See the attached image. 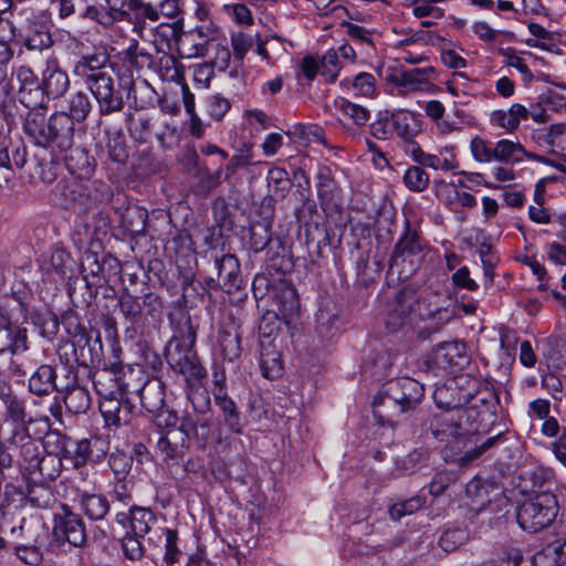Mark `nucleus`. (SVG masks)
I'll use <instances>...</instances> for the list:
<instances>
[{
  "label": "nucleus",
  "mask_w": 566,
  "mask_h": 566,
  "mask_svg": "<svg viewBox=\"0 0 566 566\" xmlns=\"http://www.w3.org/2000/svg\"><path fill=\"white\" fill-rule=\"evenodd\" d=\"M105 134L107 136L106 149L108 158L116 164H126L128 159V149L126 145L125 135L120 130H105Z\"/></svg>",
  "instance_id": "a19ab883"
},
{
  "label": "nucleus",
  "mask_w": 566,
  "mask_h": 566,
  "mask_svg": "<svg viewBox=\"0 0 566 566\" xmlns=\"http://www.w3.org/2000/svg\"><path fill=\"white\" fill-rule=\"evenodd\" d=\"M124 55L125 62L137 70L149 66L153 60L151 54L139 49L136 40L132 41L130 45L125 50Z\"/></svg>",
  "instance_id": "5fc2aeb1"
},
{
  "label": "nucleus",
  "mask_w": 566,
  "mask_h": 566,
  "mask_svg": "<svg viewBox=\"0 0 566 566\" xmlns=\"http://www.w3.org/2000/svg\"><path fill=\"white\" fill-rule=\"evenodd\" d=\"M544 344L546 346L544 356L548 366L564 369L566 366V342L559 337H548Z\"/></svg>",
  "instance_id": "49530a36"
},
{
  "label": "nucleus",
  "mask_w": 566,
  "mask_h": 566,
  "mask_svg": "<svg viewBox=\"0 0 566 566\" xmlns=\"http://www.w3.org/2000/svg\"><path fill=\"white\" fill-rule=\"evenodd\" d=\"M149 412H159L165 407V391H132Z\"/></svg>",
  "instance_id": "13d9d810"
},
{
  "label": "nucleus",
  "mask_w": 566,
  "mask_h": 566,
  "mask_svg": "<svg viewBox=\"0 0 566 566\" xmlns=\"http://www.w3.org/2000/svg\"><path fill=\"white\" fill-rule=\"evenodd\" d=\"M335 108L339 111L346 119H350L357 126H364L370 118V112L366 107L344 97L335 101Z\"/></svg>",
  "instance_id": "c03bdc74"
},
{
  "label": "nucleus",
  "mask_w": 566,
  "mask_h": 566,
  "mask_svg": "<svg viewBox=\"0 0 566 566\" xmlns=\"http://www.w3.org/2000/svg\"><path fill=\"white\" fill-rule=\"evenodd\" d=\"M11 443L20 447L21 470L27 480L35 465H38L36 462L44 454V450L30 437L25 427H19L13 430Z\"/></svg>",
  "instance_id": "f8f14e48"
},
{
  "label": "nucleus",
  "mask_w": 566,
  "mask_h": 566,
  "mask_svg": "<svg viewBox=\"0 0 566 566\" xmlns=\"http://www.w3.org/2000/svg\"><path fill=\"white\" fill-rule=\"evenodd\" d=\"M99 396L98 407L107 424L118 426L120 423L122 408H128L123 403L126 391H95Z\"/></svg>",
  "instance_id": "393cba45"
},
{
  "label": "nucleus",
  "mask_w": 566,
  "mask_h": 566,
  "mask_svg": "<svg viewBox=\"0 0 566 566\" xmlns=\"http://www.w3.org/2000/svg\"><path fill=\"white\" fill-rule=\"evenodd\" d=\"M189 433L186 426L167 429L157 441V449L166 462L179 463L188 449Z\"/></svg>",
  "instance_id": "9d476101"
},
{
  "label": "nucleus",
  "mask_w": 566,
  "mask_h": 566,
  "mask_svg": "<svg viewBox=\"0 0 566 566\" xmlns=\"http://www.w3.org/2000/svg\"><path fill=\"white\" fill-rule=\"evenodd\" d=\"M0 398L6 405V420H10L15 423V428L25 427V406L22 400H19L12 391H0Z\"/></svg>",
  "instance_id": "37998d69"
},
{
  "label": "nucleus",
  "mask_w": 566,
  "mask_h": 566,
  "mask_svg": "<svg viewBox=\"0 0 566 566\" xmlns=\"http://www.w3.org/2000/svg\"><path fill=\"white\" fill-rule=\"evenodd\" d=\"M268 185L273 189L274 195L284 197L290 190L291 181L287 171L280 167L269 169L266 176Z\"/></svg>",
  "instance_id": "864d4df0"
},
{
  "label": "nucleus",
  "mask_w": 566,
  "mask_h": 566,
  "mask_svg": "<svg viewBox=\"0 0 566 566\" xmlns=\"http://www.w3.org/2000/svg\"><path fill=\"white\" fill-rule=\"evenodd\" d=\"M473 158L480 163H491L494 160V148L485 139L475 136L470 144Z\"/></svg>",
  "instance_id": "69168bd1"
},
{
  "label": "nucleus",
  "mask_w": 566,
  "mask_h": 566,
  "mask_svg": "<svg viewBox=\"0 0 566 566\" xmlns=\"http://www.w3.org/2000/svg\"><path fill=\"white\" fill-rule=\"evenodd\" d=\"M165 535V554L163 557L166 566H172L179 562L182 552L179 548V537L178 533L171 528L164 530Z\"/></svg>",
  "instance_id": "603ef678"
},
{
  "label": "nucleus",
  "mask_w": 566,
  "mask_h": 566,
  "mask_svg": "<svg viewBox=\"0 0 566 566\" xmlns=\"http://www.w3.org/2000/svg\"><path fill=\"white\" fill-rule=\"evenodd\" d=\"M558 504L551 492H541L523 502L516 513L518 525L528 533L547 528L556 518Z\"/></svg>",
  "instance_id": "20e7f679"
},
{
  "label": "nucleus",
  "mask_w": 566,
  "mask_h": 566,
  "mask_svg": "<svg viewBox=\"0 0 566 566\" xmlns=\"http://www.w3.org/2000/svg\"><path fill=\"white\" fill-rule=\"evenodd\" d=\"M41 85L48 98L56 99L67 92L70 78L65 71L59 67L56 62L48 63L42 72Z\"/></svg>",
  "instance_id": "a211bd4d"
},
{
  "label": "nucleus",
  "mask_w": 566,
  "mask_h": 566,
  "mask_svg": "<svg viewBox=\"0 0 566 566\" xmlns=\"http://www.w3.org/2000/svg\"><path fill=\"white\" fill-rule=\"evenodd\" d=\"M241 339L240 327L233 319L220 324L217 344L224 360L235 361L240 359L243 352Z\"/></svg>",
  "instance_id": "4468645a"
},
{
  "label": "nucleus",
  "mask_w": 566,
  "mask_h": 566,
  "mask_svg": "<svg viewBox=\"0 0 566 566\" xmlns=\"http://www.w3.org/2000/svg\"><path fill=\"white\" fill-rule=\"evenodd\" d=\"M118 307L125 319L130 324V326L125 329V335L133 338L136 333L135 326L142 323L143 319V305L140 300L128 292H124L118 300Z\"/></svg>",
  "instance_id": "c756f323"
},
{
  "label": "nucleus",
  "mask_w": 566,
  "mask_h": 566,
  "mask_svg": "<svg viewBox=\"0 0 566 566\" xmlns=\"http://www.w3.org/2000/svg\"><path fill=\"white\" fill-rule=\"evenodd\" d=\"M193 164L198 168L197 191L200 195L207 196L220 186L222 168L219 167L214 172H211L207 167H201L198 163L197 154L193 155Z\"/></svg>",
  "instance_id": "58836bf2"
},
{
  "label": "nucleus",
  "mask_w": 566,
  "mask_h": 566,
  "mask_svg": "<svg viewBox=\"0 0 566 566\" xmlns=\"http://www.w3.org/2000/svg\"><path fill=\"white\" fill-rule=\"evenodd\" d=\"M148 213L138 206H129L120 213V226L130 235L144 234L146 230Z\"/></svg>",
  "instance_id": "2f4dec72"
},
{
  "label": "nucleus",
  "mask_w": 566,
  "mask_h": 566,
  "mask_svg": "<svg viewBox=\"0 0 566 566\" xmlns=\"http://www.w3.org/2000/svg\"><path fill=\"white\" fill-rule=\"evenodd\" d=\"M526 156L534 159V154H527L520 143H514L509 139H501L494 147V160L509 164L516 163Z\"/></svg>",
  "instance_id": "f704fd0d"
},
{
  "label": "nucleus",
  "mask_w": 566,
  "mask_h": 566,
  "mask_svg": "<svg viewBox=\"0 0 566 566\" xmlns=\"http://www.w3.org/2000/svg\"><path fill=\"white\" fill-rule=\"evenodd\" d=\"M133 459L123 452L112 453L108 459V464L117 480H124L130 471Z\"/></svg>",
  "instance_id": "338daca9"
},
{
  "label": "nucleus",
  "mask_w": 566,
  "mask_h": 566,
  "mask_svg": "<svg viewBox=\"0 0 566 566\" xmlns=\"http://www.w3.org/2000/svg\"><path fill=\"white\" fill-rule=\"evenodd\" d=\"M260 368L262 376L266 379L273 380L281 377L283 366L281 361V354L274 339L260 340Z\"/></svg>",
  "instance_id": "4be33fe9"
},
{
  "label": "nucleus",
  "mask_w": 566,
  "mask_h": 566,
  "mask_svg": "<svg viewBox=\"0 0 566 566\" xmlns=\"http://www.w3.org/2000/svg\"><path fill=\"white\" fill-rule=\"evenodd\" d=\"M28 349L27 328L19 326L3 325L0 327V354L10 353L18 355Z\"/></svg>",
  "instance_id": "b1692460"
},
{
  "label": "nucleus",
  "mask_w": 566,
  "mask_h": 566,
  "mask_svg": "<svg viewBox=\"0 0 566 566\" xmlns=\"http://www.w3.org/2000/svg\"><path fill=\"white\" fill-rule=\"evenodd\" d=\"M71 438L62 434L59 430H51L44 437V441L42 443V448L45 453L52 454L54 453L62 460L70 455Z\"/></svg>",
  "instance_id": "a18cd8bd"
},
{
  "label": "nucleus",
  "mask_w": 566,
  "mask_h": 566,
  "mask_svg": "<svg viewBox=\"0 0 566 566\" xmlns=\"http://www.w3.org/2000/svg\"><path fill=\"white\" fill-rule=\"evenodd\" d=\"M405 186L415 192H421L429 186L430 177L420 166L409 167L403 175Z\"/></svg>",
  "instance_id": "09e8293b"
},
{
  "label": "nucleus",
  "mask_w": 566,
  "mask_h": 566,
  "mask_svg": "<svg viewBox=\"0 0 566 566\" xmlns=\"http://www.w3.org/2000/svg\"><path fill=\"white\" fill-rule=\"evenodd\" d=\"M53 389H81L77 384V375L69 359L57 370V377L53 380Z\"/></svg>",
  "instance_id": "bf43d9fd"
},
{
  "label": "nucleus",
  "mask_w": 566,
  "mask_h": 566,
  "mask_svg": "<svg viewBox=\"0 0 566 566\" xmlns=\"http://www.w3.org/2000/svg\"><path fill=\"white\" fill-rule=\"evenodd\" d=\"M111 371L114 376V381L117 389H165L167 384L159 375V370L153 367L151 373H148L142 365L123 366L120 364H113Z\"/></svg>",
  "instance_id": "0eeeda50"
},
{
  "label": "nucleus",
  "mask_w": 566,
  "mask_h": 566,
  "mask_svg": "<svg viewBox=\"0 0 566 566\" xmlns=\"http://www.w3.org/2000/svg\"><path fill=\"white\" fill-rule=\"evenodd\" d=\"M166 251L176 256L187 258L195 252L193 241L189 232L185 229H176L170 232L165 245Z\"/></svg>",
  "instance_id": "e433bc0d"
},
{
  "label": "nucleus",
  "mask_w": 566,
  "mask_h": 566,
  "mask_svg": "<svg viewBox=\"0 0 566 566\" xmlns=\"http://www.w3.org/2000/svg\"><path fill=\"white\" fill-rule=\"evenodd\" d=\"M468 532L463 528L447 530L439 538V545L444 552H452L468 541Z\"/></svg>",
  "instance_id": "052dcab7"
},
{
  "label": "nucleus",
  "mask_w": 566,
  "mask_h": 566,
  "mask_svg": "<svg viewBox=\"0 0 566 566\" xmlns=\"http://www.w3.org/2000/svg\"><path fill=\"white\" fill-rule=\"evenodd\" d=\"M437 71L433 66L416 67L391 75L389 81L398 87H403L408 91H419L430 80H434Z\"/></svg>",
  "instance_id": "412c9836"
},
{
  "label": "nucleus",
  "mask_w": 566,
  "mask_h": 566,
  "mask_svg": "<svg viewBox=\"0 0 566 566\" xmlns=\"http://www.w3.org/2000/svg\"><path fill=\"white\" fill-rule=\"evenodd\" d=\"M395 134L409 144L421 132V123L415 113L406 109L394 111L391 119Z\"/></svg>",
  "instance_id": "a878e982"
},
{
  "label": "nucleus",
  "mask_w": 566,
  "mask_h": 566,
  "mask_svg": "<svg viewBox=\"0 0 566 566\" xmlns=\"http://www.w3.org/2000/svg\"><path fill=\"white\" fill-rule=\"evenodd\" d=\"M52 115L46 118V111L28 112L24 117L25 134L40 147L45 148L51 135Z\"/></svg>",
  "instance_id": "f3484780"
},
{
  "label": "nucleus",
  "mask_w": 566,
  "mask_h": 566,
  "mask_svg": "<svg viewBox=\"0 0 566 566\" xmlns=\"http://www.w3.org/2000/svg\"><path fill=\"white\" fill-rule=\"evenodd\" d=\"M394 112L384 111L379 112L378 117L370 125L371 135L380 140H386L395 135V129L391 124Z\"/></svg>",
  "instance_id": "3c124183"
},
{
  "label": "nucleus",
  "mask_w": 566,
  "mask_h": 566,
  "mask_svg": "<svg viewBox=\"0 0 566 566\" xmlns=\"http://www.w3.org/2000/svg\"><path fill=\"white\" fill-rule=\"evenodd\" d=\"M321 74L326 76L328 81L334 82L339 70L338 53L335 50H328L319 61Z\"/></svg>",
  "instance_id": "774afa93"
},
{
  "label": "nucleus",
  "mask_w": 566,
  "mask_h": 566,
  "mask_svg": "<svg viewBox=\"0 0 566 566\" xmlns=\"http://www.w3.org/2000/svg\"><path fill=\"white\" fill-rule=\"evenodd\" d=\"M80 507L90 520L101 521L109 511V502L102 494L85 492L80 495Z\"/></svg>",
  "instance_id": "72a5a7b5"
},
{
  "label": "nucleus",
  "mask_w": 566,
  "mask_h": 566,
  "mask_svg": "<svg viewBox=\"0 0 566 566\" xmlns=\"http://www.w3.org/2000/svg\"><path fill=\"white\" fill-rule=\"evenodd\" d=\"M424 502L426 500L423 497L417 495L408 500L395 503L389 510L390 517L395 521H398L405 515L412 514L420 510Z\"/></svg>",
  "instance_id": "4d7b16f0"
},
{
  "label": "nucleus",
  "mask_w": 566,
  "mask_h": 566,
  "mask_svg": "<svg viewBox=\"0 0 566 566\" xmlns=\"http://www.w3.org/2000/svg\"><path fill=\"white\" fill-rule=\"evenodd\" d=\"M424 112L430 118L438 122V127L442 133H452L460 129L457 123L442 119L444 106L440 101H429L424 106Z\"/></svg>",
  "instance_id": "de8ad7c7"
},
{
  "label": "nucleus",
  "mask_w": 566,
  "mask_h": 566,
  "mask_svg": "<svg viewBox=\"0 0 566 566\" xmlns=\"http://www.w3.org/2000/svg\"><path fill=\"white\" fill-rule=\"evenodd\" d=\"M67 348L72 349L74 361L78 366L83 367H88L99 363L103 356V344L99 333H96L93 337L91 333L86 332L82 327L77 328L71 344L66 343L59 347V355L61 359L63 357L62 350ZM64 355H67L66 350L64 352Z\"/></svg>",
  "instance_id": "6e6552de"
},
{
  "label": "nucleus",
  "mask_w": 566,
  "mask_h": 566,
  "mask_svg": "<svg viewBox=\"0 0 566 566\" xmlns=\"http://www.w3.org/2000/svg\"><path fill=\"white\" fill-rule=\"evenodd\" d=\"M93 109L91 97L84 91H77L65 99V109L63 111L73 123H83L87 119Z\"/></svg>",
  "instance_id": "7c9ffc66"
},
{
  "label": "nucleus",
  "mask_w": 566,
  "mask_h": 566,
  "mask_svg": "<svg viewBox=\"0 0 566 566\" xmlns=\"http://www.w3.org/2000/svg\"><path fill=\"white\" fill-rule=\"evenodd\" d=\"M62 461L54 453L48 454L44 452L40 461L36 462L38 465H35L25 481L30 483H48L55 480L62 471Z\"/></svg>",
  "instance_id": "bb28decb"
},
{
  "label": "nucleus",
  "mask_w": 566,
  "mask_h": 566,
  "mask_svg": "<svg viewBox=\"0 0 566 566\" xmlns=\"http://www.w3.org/2000/svg\"><path fill=\"white\" fill-rule=\"evenodd\" d=\"M526 119H528V109L518 103L513 104L507 111H493L490 117L493 125L505 129L507 133H514L518 128L521 120Z\"/></svg>",
  "instance_id": "cd10ccee"
},
{
  "label": "nucleus",
  "mask_w": 566,
  "mask_h": 566,
  "mask_svg": "<svg viewBox=\"0 0 566 566\" xmlns=\"http://www.w3.org/2000/svg\"><path fill=\"white\" fill-rule=\"evenodd\" d=\"M342 85L353 90L356 95L365 97H374L377 93L376 77L367 72H360L352 78L343 80Z\"/></svg>",
  "instance_id": "4c0bfd02"
},
{
  "label": "nucleus",
  "mask_w": 566,
  "mask_h": 566,
  "mask_svg": "<svg viewBox=\"0 0 566 566\" xmlns=\"http://www.w3.org/2000/svg\"><path fill=\"white\" fill-rule=\"evenodd\" d=\"M56 377V368L50 365H41L29 378V389H53V380Z\"/></svg>",
  "instance_id": "8fccbe9b"
},
{
  "label": "nucleus",
  "mask_w": 566,
  "mask_h": 566,
  "mask_svg": "<svg viewBox=\"0 0 566 566\" xmlns=\"http://www.w3.org/2000/svg\"><path fill=\"white\" fill-rule=\"evenodd\" d=\"M28 483V499L38 507H48L52 501V492L45 483Z\"/></svg>",
  "instance_id": "6e6d98bb"
},
{
  "label": "nucleus",
  "mask_w": 566,
  "mask_h": 566,
  "mask_svg": "<svg viewBox=\"0 0 566 566\" xmlns=\"http://www.w3.org/2000/svg\"><path fill=\"white\" fill-rule=\"evenodd\" d=\"M423 241L417 230H412L410 222L407 220L405 223V231L395 244L391 253V266L397 264L399 260L405 261L406 256H413L423 250Z\"/></svg>",
  "instance_id": "6ab92c4d"
},
{
  "label": "nucleus",
  "mask_w": 566,
  "mask_h": 566,
  "mask_svg": "<svg viewBox=\"0 0 566 566\" xmlns=\"http://www.w3.org/2000/svg\"><path fill=\"white\" fill-rule=\"evenodd\" d=\"M316 187L322 209L324 211L335 209L339 197V188L329 168L321 167L318 169Z\"/></svg>",
  "instance_id": "5701e85b"
},
{
  "label": "nucleus",
  "mask_w": 566,
  "mask_h": 566,
  "mask_svg": "<svg viewBox=\"0 0 566 566\" xmlns=\"http://www.w3.org/2000/svg\"><path fill=\"white\" fill-rule=\"evenodd\" d=\"M274 302L279 313L284 319L293 318L300 310V301L296 290L292 285H284L275 295Z\"/></svg>",
  "instance_id": "c9c22d12"
},
{
  "label": "nucleus",
  "mask_w": 566,
  "mask_h": 566,
  "mask_svg": "<svg viewBox=\"0 0 566 566\" xmlns=\"http://www.w3.org/2000/svg\"><path fill=\"white\" fill-rule=\"evenodd\" d=\"M432 399L438 408L457 412V418L450 413L434 416L430 428L433 437L446 444V449L453 455H459L457 458L459 462L465 463L479 458L501 440L502 434L499 433L475 448L462 452L480 429V411L467 407L472 395H460L459 391H432Z\"/></svg>",
  "instance_id": "f257e3e1"
},
{
  "label": "nucleus",
  "mask_w": 566,
  "mask_h": 566,
  "mask_svg": "<svg viewBox=\"0 0 566 566\" xmlns=\"http://www.w3.org/2000/svg\"><path fill=\"white\" fill-rule=\"evenodd\" d=\"M122 549L124 556L132 560H139L144 556V546L139 541V536L134 533H127L122 539Z\"/></svg>",
  "instance_id": "0e129e2a"
},
{
  "label": "nucleus",
  "mask_w": 566,
  "mask_h": 566,
  "mask_svg": "<svg viewBox=\"0 0 566 566\" xmlns=\"http://www.w3.org/2000/svg\"><path fill=\"white\" fill-rule=\"evenodd\" d=\"M490 488L491 485L481 479H473L465 485V494L471 499L469 505L472 510L481 511L491 502Z\"/></svg>",
  "instance_id": "79ce46f5"
},
{
  "label": "nucleus",
  "mask_w": 566,
  "mask_h": 566,
  "mask_svg": "<svg viewBox=\"0 0 566 566\" xmlns=\"http://www.w3.org/2000/svg\"><path fill=\"white\" fill-rule=\"evenodd\" d=\"M17 96L19 102L29 109L28 112L48 109L45 104L46 95L41 83L23 90H18Z\"/></svg>",
  "instance_id": "ea45409f"
},
{
  "label": "nucleus",
  "mask_w": 566,
  "mask_h": 566,
  "mask_svg": "<svg viewBox=\"0 0 566 566\" xmlns=\"http://www.w3.org/2000/svg\"><path fill=\"white\" fill-rule=\"evenodd\" d=\"M419 306V296L411 287H402L389 304L387 325L395 331L402 326Z\"/></svg>",
  "instance_id": "9b49d317"
},
{
  "label": "nucleus",
  "mask_w": 566,
  "mask_h": 566,
  "mask_svg": "<svg viewBox=\"0 0 566 566\" xmlns=\"http://www.w3.org/2000/svg\"><path fill=\"white\" fill-rule=\"evenodd\" d=\"M73 75L91 92L101 116H108L124 108L123 92L113 76L107 53L94 51L82 54L74 62Z\"/></svg>",
  "instance_id": "7ed1b4c3"
},
{
  "label": "nucleus",
  "mask_w": 566,
  "mask_h": 566,
  "mask_svg": "<svg viewBox=\"0 0 566 566\" xmlns=\"http://www.w3.org/2000/svg\"><path fill=\"white\" fill-rule=\"evenodd\" d=\"M172 336L167 342L164 356L169 367L185 377L190 389L206 386V369L200 364L195 350L198 324H195L190 314L180 311L170 315Z\"/></svg>",
  "instance_id": "f03ea898"
},
{
  "label": "nucleus",
  "mask_w": 566,
  "mask_h": 566,
  "mask_svg": "<svg viewBox=\"0 0 566 566\" xmlns=\"http://www.w3.org/2000/svg\"><path fill=\"white\" fill-rule=\"evenodd\" d=\"M67 450L70 451V455L64 460L71 461L73 467H81L87 461L91 452V443L86 439L81 441L71 440Z\"/></svg>",
  "instance_id": "680f3d73"
},
{
  "label": "nucleus",
  "mask_w": 566,
  "mask_h": 566,
  "mask_svg": "<svg viewBox=\"0 0 566 566\" xmlns=\"http://www.w3.org/2000/svg\"><path fill=\"white\" fill-rule=\"evenodd\" d=\"M398 395H390L389 391H379L373 399V407L377 408L380 405H385L388 408L397 409L399 412H403L413 407V405L422 397L421 391H415L416 397H407L405 391H396Z\"/></svg>",
  "instance_id": "473e14b6"
},
{
  "label": "nucleus",
  "mask_w": 566,
  "mask_h": 566,
  "mask_svg": "<svg viewBox=\"0 0 566 566\" xmlns=\"http://www.w3.org/2000/svg\"><path fill=\"white\" fill-rule=\"evenodd\" d=\"M115 518L123 526L129 523L132 533L139 537H144L157 521L154 512L144 506H132L129 513L118 512Z\"/></svg>",
  "instance_id": "dca6fc26"
},
{
  "label": "nucleus",
  "mask_w": 566,
  "mask_h": 566,
  "mask_svg": "<svg viewBox=\"0 0 566 566\" xmlns=\"http://www.w3.org/2000/svg\"><path fill=\"white\" fill-rule=\"evenodd\" d=\"M53 535L56 541L67 542L81 547L86 542V531L80 515L64 509L62 514L54 517Z\"/></svg>",
  "instance_id": "1a4fd4ad"
},
{
  "label": "nucleus",
  "mask_w": 566,
  "mask_h": 566,
  "mask_svg": "<svg viewBox=\"0 0 566 566\" xmlns=\"http://www.w3.org/2000/svg\"><path fill=\"white\" fill-rule=\"evenodd\" d=\"M75 124L64 112H54L52 114L51 135L45 148L66 151L74 144Z\"/></svg>",
  "instance_id": "2eb2a0df"
},
{
  "label": "nucleus",
  "mask_w": 566,
  "mask_h": 566,
  "mask_svg": "<svg viewBox=\"0 0 566 566\" xmlns=\"http://www.w3.org/2000/svg\"><path fill=\"white\" fill-rule=\"evenodd\" d=\"M59 186L61 195L69 202H78L84 207L103 202L111 197L109 186L101 179L73 178Z\"/></svg>",
  "instance_id": "423d86ee"
},
{
  "label": "nucleus",
  "mask_w": 566,
  "mask_h": 566,
  "mask_svg": "<svg viewBox=\"0 0 566 566\" xmlns=\"http://www.w3.org/2000/svg\"><path fill=\"white\" fill-rule=\"evenodd\" d=\"M213 269L222 282V291L228 294L239 291L242 286L240 263L231 253H221L213 256Z\"/></svg>",
  "instance_id": "ddd939ff"
},
{
  "label": "nucleus",
  "mask_w": 566,
  "mask_h": 566,
  "mask_svg": "<svg viewBox=\"0 0 566 566\" xmlns=\"http://www.w3.org/2000/svg\"><path fill=\"white\" fill-rule=\"evenodd\" d=\"M67 155L64 157L65 166L72 175L77 178L90 177L95 169V160L90 156L88 151L82 147L73 146L67 149Z\"/></svg>",
  "instance_id": "c85d7f7f"
},
{
  "label": "nucleus",
  "mask_w": 566,
  "mask_h": 566,
  "mask_svg": "<svg viewBox=\"0 0 566 566\" xmlns=\"http://www.w3.org/2000/svg\"><path fill=\"white\" fill-rule=\"evenodd\" d=\"M23 21L19 23L15 43L24 45L29 51H42L53 44L49 27L43 17L31 8L19 11Z\"/></svg>",
  "instance_id": "39448f33"
},
{
  "label": "nucleus",
  "mask_w": 566,
  "mask_h": 566,
  "mask_svg": "<svg viewBox=\"0 0 566 566\" xmlns=\"http://www.w3.org/2000/svg\"><path fill=\"white\" fill-rule=\"evenodd\" d=\"M66 407L76 412H85L91 403L90 391H63Z\"/></svg>",
  "instance_id": "e2e57ef3"
},
{
  "label": "nucleus",
  "mask_w": 566,
  "mask_h": 566,
  "mask_svg": "<svg viewBox=\"0 0 566 566\" xmlns=\"http://www.w3.org/2000/svg\"><path fill=\"white\" fill-rule=\"evenodd\" d=\"M433 357L438 364L459 369L469 364L465 344L459 340L438 344L433 349Z\"/></svg>",
  "instance_id": "aec40b11"
}]
</instances>
